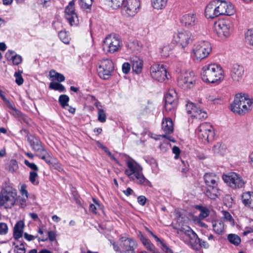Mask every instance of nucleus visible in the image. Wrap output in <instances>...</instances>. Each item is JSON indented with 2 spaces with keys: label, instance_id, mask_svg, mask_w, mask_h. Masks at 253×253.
Segmentation results:
<instances>
[{
  "label": "nucleus",
  "instance_id": "obj_1",
  "mask_svg": "<svg viewBox=\"0 0 253 253\" xmlns=\"http://www.w3.org/2000/svg\"><path fill=\"white\" fill-rule=\"evenodd\" d=\"M126 165L128 169L125 172L130 180L138 184L152 186L151 182L143 174V168L140 165L134 161H127Z\"/></svg>",
  "mask_w": 253,
  "mask_h": 253
},
{
  "label": "nucleus",
  "instance_id": "obj_2",
  "mask_svg": "<svg viewBox=\"0 0 253 253\" xmlns=\"http://www.w3.org/2000/svg\"><path fill=\"white\" fill-rule=\"evenodd\" d=\"M201 75L204 82L211 84L220 82L224 79L222 68L215 64L204 66L202 69Z\"/></svg>",
  "mask_w": 253,
  "mask_h": 253
},
{
  "label": "nucleus",
  "instance_id": "obj_3",
  "mask_svg": "<svg viewBox=\"0 0 253 253\" xmlns=\"http://www.w3.org/2000/svg\"><path fill=\"white\" fill-rule=\"evenodd\" d=\"M253 103L252 99L248 94L238 93L230 105V109L235 113L243 115L251 110Z\"/></svg>",
  "mask_w": 253,
  "mask_h": 253
},
{
  "label": "nucleus",
  "instance_id": "obj_4",
  "mask_svg": "<svg viewBox=\"0 0 253 253\" xmlns=\"http://www.w3.org/2000/svg\"><path fill=\"white\" fill-rule=\"evenodd\" d=\"M204 178L208 186L206 195L211 199H216L220 195L218 187L219 178L213 173H207L204 175Z\"/></svg>",
  "mask_w": 253,
  "mask_h": 253
},
{
  "label": "nucleus",
  "instance_id": "obj_5",
  "mask_svg": "<svg viewBox=\"0 0 253 253\" xmlns=\"http://www.w3.org/2000/svg\"><path fill=\"white\" fill-rule=\"evenodd\" d=\"M16 196V190L8 182H5L1 190V206H4L5 209L11 208L15 203Z\"/></svg>",
  "mask_w": 253,
  "mask_h": 253
},
{
  "label": "nucleus",
  "instance_id": "obj_6",
  "mask_svg": "<svg viewBox=\"0 0 253 253\" xmlns=\"http://www.w3.org/2000/svg\"><path fill=\"white\" fill-rule=\"evenodd\" d=\"M211 51V44L206 41H198L194 44L193 47L194 55L198 60H201L208 57Z\"/></svg>",
  "mask_w": 253,
  "mask_h": 253
},
{
  "label": "nucleus",
  "instance_id": "obj_7",
  "mask_svg": "<svg viewBox=\"0 0 253 253\" xmlns=\"http://www.w3.org/2000/svg\"><path fill=\"white\" fill-rule=\"evenodd\" d=\"M177 84L182 89L191 88L195 84L196 78L193 72H185L178 74Z\"/></svg>",
  "mask_w": 253,
  "mask_h": 253
},
{
  "label": "nucleus",
  "instance_id": "obj_8",
  "mask_svg": "<svg viewBox=\"0 0 253 253\" xmlns=\"http://www.w3.org/2000/svg\"><path fill=\"white\" fill-rule=\"evenodd\" d=\"M102 46L106 53H114L118 51L121 47L120 39L115 35H108L104 39Z\"/></svg>",
  "mask_w": 253,
  "mask_h": 253
},
{
  "label": "nucleus",
  "instance_id": "obj_9",
  "mask_svg": "<svg viewBox=\"0 0 253 253\" xmlns=\"http://www.w3.org/2000/svg\"><path fill=\"white\" fill-rule=\"evenodd\" d=\"M197 132L199 139L204 143H208L214 136L213 127L208 123L201 124L197 128Z\"/></svg>",
  "mask_w": 253,
  "mask_h": 253
},
{
  "label": "nucleus",
  "instance_id": "obj_10",
  "mask_svg": "<svg viewBox=\"0 0 253 253\" xmlns=\"http://www.w3.org/2000/svg\"><path fill=\"white\" fill-rule=\"evenodd\" d=\"M193 39L192 33L189 31H179L173 36V41L182 49L191 43Z\"/></svg>",
  "mask_w": 253,
  "mask_h": 253
},
{
  "label": "nucleus",
  "instance_id": "obj_11",
  "mask_svg": "<svg viewBox=\"0 0 253 253\" xmlns=\"http://www.w3.org/2000/svg\"><path fill=\"white\" fill-rule=\"evenodd\" d=\"M180 231L185 235L187 237L186 240L192 245L198 244L201 247L206 249L209 248V245L208 243L206 241L199 238L197 235L189 227H182L180 229Z\"/></svg>",
  "mask_w": 253,
  "mask_h": 253
},
{
  "label": "nucleus",
  "instance_id": "obj_12",
  "mask_svg": "<svg viewBox=\"0 0 253 253\" xmlns=\"http://www.w3.org/2000/svg\"><path fill=\"white\" fill-rule=\"evenodd\" d=\"M113 69L114 66L112 61L106 59L101 62L97 68V72L101 78L104 80H107L111 76Z\"/></svg>",
  "mask_w": 253,
  "mask_h": 253
},
{
  "label": "nucleus",
  "instance_id": "obj_13",
  "mask_svg": "<svg viewBox=\"0 0 253 253\" xmlns=\"http://www.w3.org/2000/svg\"><path fill=\"white\" fill-rule=\"evenodd\" d=\"M223 179L229 186L233 189L242 188L245 185V182L242 178L235 172L223 176Z\"/></svg>",
  "mask_w": 253,
  "mask_h": 253
},
{
  "label": "nucleus",
  "instance_id": "obj_14",
  "mask_svg": "<svg viewBox=\"0 0 253 253\" xmlns=\"http://www.w3.org/2000/svg\"><path fill=\"white\" fill-rule=\"evenodd\" d=\"M233 23L228 19L219 21L215 23V29L219 36L228 37L233 31Z\"/></svg>",
  "mask_w": 253,
  "mask_h": 253
},
{
  "label": "nucleus",
  "instance_id": "obj_15",
  "mask_svg": "<svg viewBox=\"0 0 253 253\" xmlns=\"http://www.w3.org/2000/svg\"><path fill=\"white\" fill-rule=\"evenodd\" d=\"M152 78L160 82L167 79L166 69L163 65L154 64L150 69Z\"/></svg>",
  "mask_w": 253,
  "mask_h": 253
},
{
  "label": "nucleus",
  "instance_id": "obj_16",
  "mask_svg": "<svg viewBox=\"0 0 253 253\" xmlns=\"http://www.w3.org/2000/svg\"><path fill=\"white\" fill-rule=\"evenodd\" d=\"M123 12L127 16H134L138 12L140 3L139 0H126L123 3Z\"/></svg>",
  "mask_w": 253,
  "mask_h": 253
},
{
  "label": "nucleus",
  "instance_id": "obj_17",
  "mask_svg": "<svg viewBox=\"0 0 253 253\" xmlns=\"http://www.w3.org/2000/svg\"><path fill=\"white\" fill-rule=\"evenodd\" d=\"M75 0L71 1L65 10V18L71 26H77L79 23V19L75 12Z\"/></svg>",
  "mask_w": 253,
  "mask_h": 253
},
{
  "label": "nucleus",
  "instance_id": "obj_18",
  "mask_svg": "<svg viewBox=\"0 0 253 253\" xmlns=\"http://www.w3.org/2000/svg\"><path fill=\"white\" fill-rule=\"evenodd\" d=\"M177 103V94L173 90H169L165 96V109L167 112L175 110Z\"/></svg>",
  "mask_w": 253,
  "mask_h": 253
},
{
  "label": "nucleus",
  "instance_id": "obj_19",
  "mask_svg": "<svg viewBox=\"0 0 253 253\" xmlns=\"http://www.w3.org/2000/svg\"><path fill=\"white\" fill-rule=\"evenodd\" d=\"M186 109L188 114L199 120L206 119L208 116L206 112L198 108L192 102H188Z\"/></svg>",
  "mask_w": 253,
  "mask_h": 253
},
{
  "label": "nucleus",
  "instance_id": "obj_20",
  "mask_svg": "<svg viewBox=\"0 0 253 253\" xmlns=\"http://www.w3.org/2000/svg\"><path fill=\"white\" fill-rule=\"evenodd\" d=\"M216 7L219 16L221 15H226L228 16L233 15L235 10L233 5L228 4L225 1L216 0Z\"/></svg>",
  "mask_w": 253,
  "mask_h": 253
},
{
  "label": "nucleus",
  "instance_id": "obj_21",
  "mask_svg": "<svg viewBox=\"0 0 253 253\" xmlns=\"http://www.w3.org/2000/svg\"><path fill=\"white\" fill-rule=\"evenodd\" d=\"M244 74V67L241 65L235 64L231 69L230 77L234 82H239L242 79Z\"/></svg>",
  "mask_w": 253,
  "mask_h": 253
},
{
  "label": "nucleus",
  "instance_id": "obj_22",
  "mask_svg": "<svg viewBox=\"0 0 253 253\" xmlns=\"http://www.w3.org/2000/svg\"><path fill=\"white\" fill-rule=\"evenodd\" d=\"M216 3V0H213L207 5L205 9V15L207 18L213 19L219 16Z\"/></svg>",
  "mask_w": 253,
  "mask_h": 253
},
{
  "label": "nucleus",
  "instance_id": "obj_23",
  "mask_svg": "<svg viewBox=\"0 0 253 253\" xmlns=\"http://www.w3.org/2000/svg\"><path fill=\"white\" fill-rule=\"evenodd\" d=\"M182 23L186 27H191L196 25L198 23V19L194 13L185 14L181 19Z\"/></svg>",
  "mask_w": 253,
  "mask_h": 253
},
{
  "label": "nucleus",
  "instance_id": "obj_24",
  "mask_svg": "<svg viewBox=\"0 0 253 253\" xmlns=\"http://www.w3.org/2000/svg\"><path fill=\"white\" fill-rule=\"evenodd\" d=\"M28 141L33 149L37 153V155L44 150L41 142L33 136L28 137Z\"/></svg>",
  "mask_w": 253,
  "mask_h": 253
},
{
  "label": "nucleus",
  "instance_id": "obj_25",
  "mask_svg": "<svg viewBox=\"0 0 253 253\" xmlns=\"http://www.w3.org/2000/svg\"><path fill=\"white\" fill-rule=\"evenodd\" d=\"M121 242L123 244L122 247L124 252L128 250L135 249L137 246L136 241L131 238L122 237Z\"/></svg>",
  "mask_w": 253,
  "mask_h": 253
},
{
  "label": "nucleus",
  "instance_id": "obj_26",
  "mask_svg": "<svg viewBox=\"0 0 253 253\" xmlns=\"http://www.w3.org/2000/svg\"><path fill=\"white\" fill-rule=\"evenodd\" d=\"M162 128L166 134H169L173 131V123L171 119L166 118L162 123Z\"/></svg>",
  "mask_w": 253,
  "mask_h": 253
},
{
  "label": "nucleus",
  "instance_id": "obj_27",
  "mask_svg": "<svg viewBox=\"0 0 253 253\" xmlns=\"http://www.w3.org/2000/svg\"><path fill=\"white\" fill-rule=\"evenodd\" d=\"M24 227V223L22 220H19L15 225L13 229V237L15 239H18L22 236Z\"/></svg>",
  "mask_w": 253,
  "mask_h": 253
},
{
  "label": "nucleus",
  "instance_id": "obj_28",
  "mask_svg": "<svg viewBox=\"0 0 253 253\" xmlns=\"http://www.w3.org/2000/svg\"><path fill=\"white\" fill-rule=\"evenodd\" d=\"M242 199L244 204L253 209V192H246L243 194Z\"/></svg>",
  "mask_w": 253,
  "mask_h": 253
},
{
  "label": "nucleus",
  "instance_id": "obj_29",
  "mask_svg": "<svg viewBox=\"0 0 253 253\" xmlns=\"http://www.w3.org/2000/svg\"><path fill=\"white\" fill-rule=\"evenodd\" d=\"M143 61L139 58L135 57L132 60V68L135 73L140 74L143 68Z\"/></svg>",
  "mask_w": 253,
  "mask_h": 253
},
{
  "label": "nucleus",
  "instance_id": "obj_30",
  "mask_svg": "<svg viewBox=\"0 0 253 253\" xmlns=\"http://www.w3.org/2000/svg\"><path fill=\"white\" fill-rule=\"evenodd\" d=\"M151 1L153 8L159 10L162 9L166 7L168 0H151Z\"/></svg>",
  "mask_w": 253,
  "mask_h": 253
},
{
  "label": "nucleus",
  "instance_id": "obj_31",
  "mask_svg": "<svg viewBox=\"0 0 253 253\" xmlns=\"http://www.w3.org/2000/svg\"><path fill=\"white\" fill-rule=\"evenodd\" d=\"M226 150V147L225 144L220 142L217 143L212 147V151L215 154L223 155Z\"/></svg>",
  "mask_w": 253,
  "mask_h": 253
},
{
  "label": "nucleus",
  "instance_id": "obj_32",
  "mask_svg": "<svg viewBox=\"0 0 253 253\" xmlns=\"http://www.w3.org/2000/svg\"><path fill=\"white\" fill-rule=\"evenodd\" d=\"M140 240L145 247L148 250L154 253L155 246L151 243L150 241L146 237L141 235Z\"/></svg>",
  "mask_w": 253,
  "mask_h": 253
},
{
  "label": "nucleus",
  "instance_id": "obj_33",
  "mask_svg": "<svg viewBox=\"0 0 253 253\" xmlns=\"http://www.w3.org/2000/svg\"><path fill=\"white\" fill-rule=\"evenodd\" d=\"M37 155L40 158L44 160L49 165L53 164V159L45 150L40 153Z\"/></svg>",
  "mask_w": 253,
  "mask_h": 253
},
{
  "label": "nucleus",
  "instance_id": "obj_34",
  "mask_svg": "<svg viewBox=\"0 0 253 253\" xmlns=\"http://www.w3.org/2000/svg\"><path fill=\"white\" fill-rule=\"evenodd\" d=\"M213 231L217 234L221 233L224 230V224L221 221H215L212 222Z\"/></svg>",
  "mask_w": 253,
  "mask_h": 253
},
{
  "label": "nucleus",
  "instance_id": "obj_35",
  "mask_svg": "<svg viewBox=\"0 0 253 253\" xmlns=\"http://www.w3.org/2000/svg\"><path fill=\"white\" fill-rule=\"evenodd\" d=\"M5 169L11 173L16 172L18 169L17 161L14 159L11 160L9 164L5 167Z\"/></svg>",
  "mask_w": 253,
  "mask_h": 253
},
{
  "label": "nucleus",
  "instance_id": "obj_36",
  "mask_svg": "<svg viewBox=\"0 0 253 253\" xmlns=\"http://www.w3.org/2000/svg\"><path fill=\"white\" fill-rule=\"evenodd\" d=\"M227 239L228 241L232 244H234L235 246L239 245L241 241V238L240 237L235 234H229L228 235Z\"/></svg>",
  "mask_w": 253,
  "mask_h": 253
},
{
  "label": "nucleus",
  "instance_id": "obj_37",
  "mask_svg": "<svg viewBox=\"0 0 253 253\" xmlns=\"http://www.w3.org/2000/svg\"><path fill=\"white\" fill-rule=\"evenodd\" d=\"M49 76L53 80H57L59 82H63L65 80V77L62 74L57 73L54 71H51L49 72Z\"/></svg>",
  "mask_w": 253,
  "mask_h": 253
},
{
  "label": "nucleus",
  "instance_id": "obj_38",
  "mask_svg": "<svg viewBox=\"0 0 253 253\" xmlns=\"http://www.w3.org/2000/svg\"><path fill=\"white\" fill-rule=\"evenodd\" d=\"M108 5L114 9H118L121 7L124 3V0H106Z\"/></svg>",
  "mask_w": 253,
  "mask_h": 253
},
{
  "label": "nucleus",
  "instance_id": "obj_39",
  "mask_svg": "<svg viewBox=\"0 0 253 253\" xmlns=\"http://www.w3.org/2000/svg\"><path fill=\"white\" fill-rule=\"evenodd\" d=\"M93 0H80V5L82 9H90Z\"/></svg>",
  "mask_w": 253,
  "mask_h": 253
},
{
  "label": "nucleus",
  "instance_id": "obj_40",
  "mask_svg": "<svg viewBox=\"0 0 253 253\" xmlns=\"http://www.w3.org/2000/svg\"><path fill=\"white\" fill-rule=\"evenodd\" d=\"M49 88L55 90H58L60 92L65 91V88L62 84L54 82L50 83Z\"/></svg>",
  "mask_w": 253,
  "mask_h": 253
},
{
  "label": "nucleus",
  "instance_id": "obj_41",
  "mask_svg": "<svg viewBox=\"0 0 253 253\" xmlns=\"http://www.w3.org/2000/svg\"><path fill=\"white\" fill-rule=\"evenodd\" d=\"M246 42L253 46V29L249 30L245 34Z\"/></svg>",
  "mask_w": 253,
  "mask_h": 253
},
{
  "label": "nucleus",
  "instance_id": "obj_42",
  "mask_svg": "<svg viewBox=\"0 0 253 253\" xmlns=\"http://www.w3.org/2000/svg\"><path fill=\"white\" fill-rule=\"evenodd\" d=\"M69 101V97L67 95H61L59 97V102L61 106L63 108L68 106V102Z\"/></svg>",
  "mask_w": 253,
  "mask_h": 253
},
{
  "label": "nucleus",
  "instance_id": "obj_43",
  "mask_svg": "<svg viewBox=\"0 0 253 253\" xmlns=\"http://www.w3.org/2000/svg\"><path fill=\"white\" fill-rule=\"evenodd\" d=\"M23 73L22 70H18V72H16L14 73V77L15 78V82L16 83L20 85L23 84L24 80L22 77V73Z\"/></svg>",
  "mask_w": 253,
  "mask_h": 253
},
{
  "label": "nucleus",
  "instance_id": "obj_44",
  "mask_svg": "<svg viewBox=\"0 0 253 253\" xmlns=\"http://www.w3.org/2000/svg\"><path fill=\"white\" fill-rule=\"evenodd\" d=\"M58 36L63 42L68 44L70 42V38L65 31H60L58 33Z\"/></svg>",
  "mask_w": 253,
  "mask_h": 253
},
{
  "label": "nucleus",
  "instance_id": "obj_45",
  "mask_svg": "<svg viewBox=\"0 0 253 253\" xmlns=\"http://www.w3.org/2000/svg\"><path fill=\"white\" fill-rule=\"evenodd\" d=\"M38 178V173L37 171H30L29 180L30 182L35 185L39 184V181L37 179Z\"/></svg>",
  "mask_w": 253,
  "mask_h": 253
},
{
  "label": "nucleus",
  "instance_id": "obj_46",
  "mask_svg": "<svg viewBox=\"0 0 253 253\" xmlns=\"http://www.w3.org/2000/svg\"><path fill=\"white\" fill-rule=\"evenodd\" d=\"M24 237L28 241H32V240H34L35 238H38L39 242H41V241L44 242L47 240V237H45V238L42 237V238H38V236H34L33 235L28 234L27 233H25L24 234Z\"/></svg>",
  "mask_w": 253,
  "mask_h": 253
},
{
  "label": "nucleus",
  "instance_id": "obj_47",
  "mask_svg": "<svg viewBox=\"0 0 253 253\" xmlns=\"http://www.w3.org/2000/svg\"><path fill=\"white\" fill-rule=\"evenodd\" d=\"M1 99L3 101L4 105L6 107H8L10 109L14 110L15 112L17 111L16 109L13 106L12 102L2 94H1Z\"/></svg>",
  "mask_w": 253,
  "mask_h": 253
},
{
  "label": "nucleus",
  "instance_id": "obj_48",
  "mask_svg": "<svg viewBox=\"0 0 253 253\" xmlns=\"http://www.w3.org/2000/svg\"><path fill=\"white\" fill-rule=\"evenodd\" d=\"M98 120L101 123H104L106 120V115L104 110L101 108H98Z\"/></svg>",
  "mask_w": 253,
  "mask_h": 253
},
{
  "label": "nucleus",
  "instance_id": "obj_49",
  "mask_svg": "<svg viewBox=\"0 0 253 253\" xmlns=\"http://www.w3.org/2000/svg\"><path fill=\"white\" fill-rule=\"evenodd\" d=\"M153 237L155 239V240L158 242H160L162 246V248L163 250L165 251L167 253L171 252V250L169 249L167 245L162 241L156 235H153Z\"/></svg>",
  "mask_w": 253,
  "mask_h": 253
},
{
  "label": "nucleus",
  "instance_id": "obj_50",
  "mask_svg": "<svg viewBox=\"0 0 253 253\" xmlns=\"http://www.w3.org/2000/svg\"><path fill=\"white\" fill-rule=\"evenodd\" d=\"M24 164L26 166L32 169L33 170V171H37L39 170L38 167L35 163H30L28 160H25L24 161Z\"/></svg>",
  "mask_w": 253,
  "mask_h": 253
},
{
  "label": "nucleus",
  "instance_id": "obj_51",
  "mask_svg": "<svg viewBox=\"0 0 253 253\" xmlns=\"http://www.w3.org/2000/svg\"><path fill=\"white\" fill-rule=\"evenodd\" d=\"M222 212L224 218L227 221H229L232 225H234V219L230 214L226 211H223Z\"/></svg>",
  "mask_w": 253,
  "mask_h": 253
},
{
  "label": "nucleus",
  "instance_id": "obj_52",
  "mask_svg": "<svg viewBox=\"0 0 253 253\" xmlns=\"http://www.w3.org/2000/svg\"><path fill=\"white\" fill-rule=\"evenodd\" d=\"M14 251L16 253H25L26 250L23 244H20V245H16L15 247Z\"/></svg>",
  "mask_w": 253,
  "mask_h": 253
},
{
  "label": "nucleus",
  "instance_id": "obj_53",
  "mask_svg": "<svg viewBox=\"0 0 253 253\" xmlns=\"http://www.w3.org/2000/svg\"><path fill=\"white\" fill-rule=\"evenodd\" d=\"M14 55V57L13 58V60L12 61L13 64L15 65H18L20 64L22 62V57L20 55H18L17 54H16L15 55Z\"/></svg>",
  "mask_w": 253,
  "mask_h": 253
},
{
  "label": "nucleus",
  "instance_id": "obj_54",
  "mask_svg": "<svg viewBox=\"0 0 253 253\" xmlns=\"http://www.w3.org/2000/svg\"><path fill=\"white\" fill-rule=\"evenodd\" d=\"M209 215V211L206 209L203 208L201 211V213L199 214V217L201 219H204Z\"/></svg>",
  "mask_w": 253,
  "mask_h": 253
},
{
  "label": "nucleus",
  "instance_id": "obj_55",
  "mask_svg": "<svg viewBox=\"0 0 253 253\" xmlns=\"http://www.w3.org/2000/svg\"><path fill=\"white\" fill-rule=\"evenodd\" d=\"M130 69V65L127 62L124 63L122 65V70L124 73L127 74Z\"/></svg>",
  "mask_w": 253,
  "mask_h": 253
},
{
  "label": "nucleus",
  "instance_id": "obj_56",
  "mask_svg": "<svg viewBox=\"0 0 253 253\" xmlns=\"http://www.w3.org/2000/svg\"><path fill=\"white\" fill-rule=\"evenodd\" d=\"M16 53L15 52L11 51V50H8L5 54V57L8 60H11L12 61L13 58L14 57V55H15Z\"/></svg>",
  "mask_w": 253,
  "mask_h": 253
},
{
  "label": "nucleus",
  "instance_id": "obj_57",
  "mask_svg": "<svg viewBox=\"0 0 253 253\" xmlns=\"http://www.w3.org/2000/svg\"><path fill=\"white\" fill-rule=\"evenodd\" d=\"M8 231L7 225L4 223L1 222V234H5Z\"/></svg>",
  "mask_w": 253,
  "mask_h": 253
},
{
  "label": "nucleus",
  "instance_id": "obj_58",
  "mask_svg": "<svg viewBox=\"0 0 253 253\" xmlns=\"http://www.w3.org/2000/svg\"><path fill=\"white\" fill-rule=\"evenodd\" d=\"M48 237L50 241H53L56 239L55 233L52 231H50L47 232Z\"/></svg>",
  "mask_w": 253,
  "mask_h": 253
},
{
  "label": "nucleus",
  "instance_id": "obj_59",
  "mask_svg": "<svg viewBox=\"0 0 253 253\" xmlns=\"http://www.w3.org/2000/svg\"><path fill=\"white\" fill-rule=\"evenodd\" d=\"M146 201V198L143 196H140L137 198L138 203L142 206H144L145 204Z\"/></svg>",
  "mask_w": 253,
  "mask_h": 253
},
{
  "label": "nucleus",
  "instance_id": "obj_60",
  "mask_svg": "<svg viewBox=\"0 0 253 253\" xmlns=\"http://www.w3.org/2000/svg\"><path fill=\"white\" fill-rule=\"evenodd\" d=\"M172 152L174 154H175V156H174V158L177 159L178 155H179V154L180 153V149L178 147L174 146L172 148Z\"/></svg>",
  "mask_w": 253,
  "mask_h": 253
},
{
  "label": "nucleus",
  "instance_id": "obj_61",
  "mask_svg": "<svg viewBox=\"0 0 253 253\" xmlns=\"http://www.w3.org/2000/svg\"><path fill=\"white\" fill-rule=\"evenodd\" d=\"M147 163H149L150 165L154 167H157V163L155 159L153 158H150L146 160Z\"/></svg>",
  "mask_w": 253,
  "mask_h": 253
},
{
  "label": "nucleus",
  "instance_id": "obj_62",
  "mask_svg": "<svg viewBox=\"0 0 253 253\" xmlns=\"http://www.w3.org/2000/svg\"><path fill=\"white\" fill-rule=\"evenodd\" d=\"M20 192L21 194L26 196V199L28 198V192L26 190V187L25 185H23L21 187Z\"/></svg>",
  "mask_w": 253,
  "mask_h": 253
},
{
  "label": "nucleus",
  "instance_id": "obj_63",
  "mask_svg": "<svg viewBox=\"0 0 253 253\" xmlns=\"http://www.w3.org/2000/svg\"><path fill=\"white\" fill-rule=\"evenodd\" d=\"M53 167H54L55 169H57L59 171H62L63 170V169L59 163H54Z\"/></svg>",
  "mask_w": 253,
  "mask_h": 253
},
{
  "label": "nucleus",
  "instance_id": "obj_64",
  "mask_svg": "<svg viewBox=\"0 0 253 253\" xmlns=\"http://www.w3.org/2000/svg\"><path fill=\"white\" fill-rule=\"evenodd\" d=\"M253 232V225H252V227H250L246 231H244L243 233V235L246 236L248 234Z\"/></svg>",
  "mask_w": 253,
  "mask_h": 253
}]
</instances>
